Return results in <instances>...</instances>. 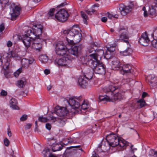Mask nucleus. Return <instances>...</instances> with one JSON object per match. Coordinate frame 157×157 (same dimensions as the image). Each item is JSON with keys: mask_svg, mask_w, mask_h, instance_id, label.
Listing matches in <instances>:
<instances>
[{"mask_svg": "<svg viewBox=\"0 0 157 157\" xmlns=\"http://www.w3.org/2000/svg\"><path fill=\"white\" fill-rule=\"evenodd\" d=\"M111 64L113 69L118 70L120 67V62L119 60L116 58H114L113 59Z\"/></svg>", "mask_w": 157, "mask_h": 157, "instance_id": "obj_21", "label": "nucleus"}, {"mask_svg": "<svg viewBox=\"0 0 157 157\" xmlns=\"http://www.w3.org/2000/svg\"><path fill=\"white\" fill-rule=\"evenodd\" d=\"M22 71V67L20 68L19 69L17 70L14 73V76L16 78H17L18 77L19 75L20 74Z\"/></svg>", "mask_w": 157, "mask_h": 157, "instance_id": "obj_35", "label": "nucleus"}, {"mask_svg": "<svg viewBox=\"0 0 157 157\" xmlns=\"http://www.w3.org/2000/svg\"><path fill=\"white\" fill-rule=\"evenodd\" d=\"M39 59L41 63H46L48 62V58L47 55H42L40 56Z\"/></svg>", "mask_w": 157, "mask_h": 157, "instance_id": "obj_27", "label": "nucleus"}, {"mask_svg": "<svg viewBox=\"0 0 157 157\" xmlns=\"http://www.w3.org/2000/svg\"><path fill=\"white\" fill-rule=\"evenodd\" d=\"M156 7L157 8L156 5L155 6H151L149 8L148 13L147 11L146 10L145 7L144 6L143 7L142 10L144 11V17H146L148 16L150 17L155 16H156Z\"/></svg>", "mask_w": 157, "mask_h": 157, "instance_id": "obj_12", "label": "nucleus"}, {"mask_svg": "<svg viewBox=\"0 0 157 157\" xmlns=\"http://www.w3.org/2000/svg\"><path fill=\"white\" fill-rule=\"evenodd\" d=\"M109 95L104 96L100 95L99 97V99L101 101H109Z\"/></svg>", "mask_w": 157, "mask_h": 157, "instance_id": "obj_31", "label": "nucleus"}, {"mask_svg": "<svg viewBox=\"0 0 157 157\" xmlns=\"http://www.w3.org/2000/svg\"><path fill=\"white\" fill-rule=\"evenodd\" d=\"M78 85L81 88H86L88 86L87 79H75Z\"/></svg>", "mask_w": 157, "mask_h": 157, "instance_id": "obj_17", "label": "nucleus"}, {"mask_svg": "<svg viewBox=\"0 0 157 157\" xmlns=\"http://www.w3.org/2000/svg\"><path fill=\"white\" fill-rule=\"evenodd\" d=\"M104 53V51L103 50H100L98 51L96 53L90 54L89 55V56L92 58V59H93V60L97 61L98 60V57L99 56L101 57L103 55Z\"/></svg>", "mask_w": 157, "mask_h": 157, "instance_id": "obj_20", "label": "nucleus"}, {"mask_svg": "<svg viewBox=\"0 0 157 157\" xmlns=\"http://www.w3.org/2000/svg\"><path fill=\"white\" fill-rule=\"evenodd\" d=\"M66 120V119L64 117H60L57 118L56 119V124L59 126H63L65 124Z\"/></svg>", "mask_w": 157, "mask_h": 157, "instance_id": "obj_23", "label": "nucleus"}, {"mask_svg": "<svg viewBox=\"0 0 157 157\" xmlns=\"http://www.w3.org/2000/svg\"><path fill=\"white\" fill-rule=\"evenodd\" d=\"M46 85H47V89L48 90H49L51 89L52 86H51V84L50 83H46Z\"/></svg>", "mask_w": 157, "mask_h": 157, "instance_id": "obj_58", "label": "nucleus"}, {"mask_svg": "<svg viewBox=\"0 0 157 157\" xmlns=\"http://www.w3.org/2000/svg\"><path fill=\"white\" fill-rule=\"evenodd\" d=\"M43 26L40 24L33 22L30 23V44H32V49L40 52L42 48L41 44L38 42L39 36L42 33Z\"/></svg>", "mask_w": 157, "mask_h": 157, "instance_id": "obj_1", "label": "nucleus"}, {"mask_svg": "<svg viewBox=\"0 0 157 157\" xmlns=\"http://www.w3.org/2000/svg\"><path fill=\"white\" fill-rule=\"evenodd\" d=\"M85 61L82 62L83 65H89L93 68V70L96 73L98 74H102L105 73V69L104 65L99 60H93L91 59H85Z\"/></svg>", "mask_w": 157, "mask_h": 157, "instance_id": "obj_3", "label": "nucleus"}, {"mask_svg": "<svg viewBox=\"0 0 157 157\" xmlns=\"http://www.w3.org/2000/svg\"><path fill=\"white\" fill-rule=\"evenodd\" d=\"M150 41L147 33L145 32L142 34L139 40V43L142 45L147 46Z\"/></svg>", "mask_w": 157, "mask_h": 157, "instance_id": "obj_13", "label": "nucleus"}, {"mask_svg": "<svg viewBox=\"0 0 157 157\" xmlns=\"http://www.w3.org/2000/svg\"><path fill=\"white\" fill-rule=\"evenodd\" d=\"M133 145H132L130 147V148L131 150V152L133 153H134V152L135 151H136L137 150V149L136 148H133Z\"/></svg>", "mask_w": 157, "mask_h": 157, "instance_id": "obj_59", "label": "nucleus"}, {"mask_svg": "<svg viewBox=\"0 0 157 157\" xmlns=\"http://www.w3.org/2000/svg\"><path fill=\"white\" fill-rule=\"evenodd\" d=\"M55 11V9L54 8L51 9L48 13V17H52L53 16L54 13Z\"/></svg>", "mask_w": 157, "mask_h": 157, "instance_id": "obj_39", "label": "nucleus"}, {"mask_svg": "<svg viewBox=\"0 0 157 157\" xmlns=\"http://www.w3.org/2000/svg\"><path fill=\"white\" fill-rule=\"evenodd\" d=\"M50 71L49 70H48V69H46L44 71V74L46 75H47L49 74L50 73Z\"/></svg>", "mask_w": 157, "mask_h": 157, "instance_id": "obj_61", "label": "nucleus"}, {"mask_svg": "<svg viewBox=\"0 0 157 157\" xmlns=\"http://www.w3.org/2000/svg\"><path fill=\"white\" fill-rule=\"evenodd\" d=\"M148 95V94L147 93L145 92H143V94L142 95V98H144L146 96H147Z\"/></svg>", "mask_w": 157, "mask_h": 157, "instance_id": "obj_64", "label": "nucleus"}, {"mask_svg": "<svg viewBox=\"0 0 157 157\" xmlns=\"http://www.w3.org/2000/svg\"><path fill=\"white\" fill-rule=\"evenodd\" d=\"M134 6L132 3H131L128 6H125L123 4L119 6V9L122 15L125 16L131 11Z\"/></svg>", "mask_w": 157, "mask_h": 157, "instance_id": "obj_10", "label": "nucleus"}, {"mask_svg": "<svg viewBox=\"0 0 157 157\" xmlns=\"http://www.w3.org/2000/svg\"><path fill=\"white\" fill-rule=\"evenodd\" d=\"M77 25L73 26L71 29L63 31L64 34L67 35L66 40L68 45L79 42L81 40L82 34Z\"/></svg>", "mask_w": 157, "mask_h": 157, "instance_id": "obj_2", "label": "nucleus"}, {"mask_svg": "<svg viewBox=\"0 0 157 157\" xmlns=\"http://www.w3.org/2000/svg\"><path fill=\"white\" fill-rule=\"evenodd\" d=\"M12 45V43L10 41H8L7 43V45L8 47H10Z\"/></svg>", "mask_w": 157, "mask_h": 157, "instance_id": "obj_63", "label": "nucleus"}, {"mask_svg": "<svg viewBox=\"0 0 157 157\" xmlns=\"http://www.w3.org/2000/svg\"><path fill=\"white\" fill-rule=\"evenodd\" d=\"M20 8L17 6H15L14 8H10V13L13 20L15 19L20 14Z\"/></svg>", "mask_w": 157, "mask_h": 157, "instance_id": "obj_15", "label": "nucleus"}, {"mask_svg": "<svg viewBox=\"0 0 157 157\" xmlns=\"http://www.w3.org/2000/svg\"><path fill=\"white\" fill-rule=\"evenodd\" d=\"M107 20V18L106 17H103L101 18V21L104 22H106Z\"/></svg>", "mask_w": 157, "mask_h": 157, "instance_id": "obj_62", "label": "nucleus"}, {"mask_svg": "<svg viewBox=\"0 0 157 157\" xmlns=\"http://www.w3.org/2000/svg\"><path fill=\"white\" fill-rule=\"evenodd\" d=\"M22 41L24 44L27 48L29 47V37L27 34H26L23 36Z\"/></svg>", "mask_w": 157, "mask_h": 157, "instance_id": "obj_24", "label": "nucleus"}, {"mask_svg": "<svg viewBox=\"0 0 157 157\" xmlns=\"http://www.w3.org/2000/svg\"><path fill=\"white\" fill-rule=\"evenodd\" d=\"M149 155L151 157H157V151L153 150H151L149 151Z\"/></svg>", "mask_w": 157, "mask_h": 157, "instance_id": "obj_37", "label": "nucleus"}, {"mask_svg": "<svg viewBox=\"0 0 157 157\" xmlns=\"http://www.w3.org/2000/svg\"><path fill=\"white\" fill-rule=\"evenodd\" d=\"M69 16L67 12L64 9H62L55 14V17L59 21L64 22L67 20Z\"/></svg>", "mask_w": 157, "mask_h": 157, "instance_id": "obj_7", "label": "nucleus"}, {"mask_svg": "<svg viewBox=\"0 0 157 157\" xmlns=\"http://www.w3.org/2000/svg\"><path fill=\"white\" fill-rule=\"evenodd\" d=\"M91 45H92V47H98L99 45V44L97 42H94L92 44H91Z\"/></svg>", "mask_w": 157, "mask_h": 157, "instance_id": "obj_60", "label": "nucleus"}, {"mask_svg": "<svg viewBox=\"0 0 157 157\" xmlns=\"http://www.w3.org/2000/svg\"><path fill=\"white\" fill-rule=\"evenodd\" d=\"M126 44H124L122 48V51H121L120 53L121 54L124 56L130 55L132 52V50L130 48V45L129 44L128 41L126 40Z\"/></svg>", "mask_w": 157, "mask_h": 157, "instance_id": "obj_9", "label": "nucleus"}, {"mask_svg": "<svg viewBox=\"0 0 157 157\" xmlns=\"http://www.w3.org/2000/svg\"><path fill=\"white\" fill-rule=\"evenodd\" d=\"M28 118V116L26 114H23L20 118V121H24L27 120Z\"/></svg>", "mask_w": 157, "mask_h": 157, "instance_id": "obj_41", "label": "nucleus"}, {"mask_svg": "<svg viewBox=\"0 0 157 157\" xmlns=\"http://www.w3.org/2000/svg\"><path fill=\"white\" fill-rule=\"evenodd\" d=\"M87 82H88V86H92L96 84L98 81L95 79H87Z\"/></svg>", "mask_w": 157, "mask_h": 157, "instance_id": "obj_33", "label": "nucleus"}, {"mask_svg": "<svg viewBox=\"0 0 157 157\" xmlns=\"http://www.w3.org/2000/svg\"><path fill=\"white\" fill-rule=\"evenodd\" d=\"M50 151V149L48 148H45L42 152L44 157H48L51 154Z\"/></svg>", "mask_w": 157, "mask_h": 157, "instance_id": "obj_28", "label": "nucleus"}, {"mask_svg": "<svg viewBox=\"0 0 157 157\" xmlns=\"http://www.w3.org/2000/svg\"><path fill=\"white\" fill-rule=\"evenodd\" d=\"M32 63L34 64H35L36 63L35 59L33 56L30 57V64H32Z\"/></svg>", "mask_w": 157, "mask_h": 157, "instance_id": "obj_51", "label": "nucleus"}, {"mask_svg": "<svg viewBox=\"0 0 157 157\" xmlns=\"http://www.w3.org/2000/svg\"><path fill=\"white\" fill-rule=\"evenodd\" d=\"M7 92L5 90H2L1 92V95L2 96H5L7 95Z\"/></svg>", "mask_w": 157, "mask_h": 157, "instance_id": "obj_52", "label": "nucleus"}, {"mask_svg": "<svg viewBox=\"0 0 157 157\" xmlns=\"http://www.w3.org/2000/svg\"><path fill=\"white\" fill-rule=\"evenodd\" d=\"M9 63L8 61L6 62L5 64L3 66V67L4 69L5 70L8 69L9 68Z\"/></svg>", "mask_w": 157, "mask_h": 157, "instance_id": "obj_49", "label": "nucleus"}, {"mask_svg": "<svg viewBox=\"0 0 157 157\" xmlns=\"http://www.w3.org/2000/svg\"><path fill=\"white\" fill-rule=\"evenodd\" d=\"M68 111L65 107H62L57 110L56 113L57 115L60 117H64L67 113Z\"/></svg>", "mask_w": 157, "mask_h": 157, "instance_id": "obj_19", "label": "nucleus"}, {"mask_svg": "<svg viewBox=\"0 0 157 157\" xmlns=\"http://www.w3.org/2000/svg\"><path fill=\"white\" fill-rule=\"evenodd\" d=\"M63 146L60 144H53L52 147V150L53 151H59L62 149Z\"/></svg>", "mask_w": 157, "mask_h": 157, "instance_id": "obj_26", "label": "nucleus"}, {"mask_svg": "<svg viewBox=\"0 0 157 157\" xmlns=\"http://www.w3.org/2000/svg\"><path fill=\"white\" fill-rule=\"evenodd\" d=\"M65 141L67 142V143H66V144H67L72 143L74 142L73 140L71 138H70L69 139H66L65 140Z\"/></svg>", "mask_w": 157, "mask_h": 157, "instance_id": "obj_54", "label": "nucleus"}, {"mask_svg": "<svg viewBox=\"0 0 157 157\" xmlns=\"http://www.w3.org/2000/svg\"><path fill=\"white\" fill-rule=\"evenodd\" d=\"M82 97H73L70 98L68 101L67 100L69 105L72 107L74 109H76L78 108L81 107L82 109L85 110L88 108L89 105L87 102L84 101L82 103L81 106H80V103Z\"/></svg>", "mask_w": 157, "mask_h": 157, "instance_id": "obj_5", "label": "nucleus"}, {"mask_svg": "<svg viewBox=\"0 0 157 157\" xmlns=\"http://www.w3.org/2000/svg\"><path fill=\"white\" fill-rule=\"evenodd\" d=\"M4 142L5 145L6 146L8 147L9 146L10 144V142L7 138H5L4 140Z\"/></svg>", "mask_w": 157, "mask_h": 157, "instance_id": "obj_48", "label": "nucleus"}, {"mask_svg": "<svg viewBox=\"0 0 157 157\" xmlns=\"http://www.w3.org/2000/svg\"><path fill=\"white\" fill-rule=\"evenodd\" d=\"M46 128L48 130H50L51 128V125L49 123H47L46 124Z\"/></svg>", "mask_w": 157, "mask_h": 157, "instance_id": "obj_57", "label": "nucleus"}, {"mask_svg": "<svg viewBox=\"0 0 157 157\" xmlns=\"http://www.w3.org/2000/svg\"><path fill=\"white\" fill-rule=\"evenodd\" d=\"M115 45L114 46H110L109 47L108 46L107 47V54H109V52L110 53V54L111 53L115 51Z\"/></svg>", "mask_w": 157, "mask_h": 157, "instance_id": "obj_34", "label": "nucleus"}, {"mask_svg": "<svg viewBox=\"0 0 157 157\" xmlns=\"http://www.w3.org/2000/svg\"><path fill=\"white\" fill-rule=\"evenodd\" d=\"M29 124H28L25 127V130L27 132L29 131Z\"/></svg>", "mask_w": 157, "mask_h": 157, "instance_id": "obj_56", "label": "nucleus"}, {"mask_svg": "<svg viewBox=\"0 0 157 157\" xmlns=\"http://www.w3.org/2000/svg\"><path fill=\"white\" fill-rule=\"evenodd\" d=\"M119 143L118 145L121 147H124L126 144L125 141L120 137H119Z\"/></svg>", "mask_w": 157, "mask_h": 157, "instance_id": "obj_32", "label": "nucleus"}, {"mask_svg": "<svg viewBox=\"0 0 157 157\" xmlns=\"http://www.w3.org/2000/svg\"><path fill=\"white\" fill-rule=\"evenodd\" d=\"M131 66L129 64L124 65L121 70V73L124 75H127L133 72Z\"/></svg>", "mask_w": 157, "mask_h": 157, "instance_id": "obj_16", "label": "nucleus"}, {"mask_svg": "<svg viewBox=\"0 0 157 157\" xmlns=\"http://www.w3.org/2000/svg\"><path fill=\"white\" fill-rule=\"evenodd\" d=\"M10 106L12 109H19V108L17 105V102L16 99L14 98L11 99L10 101Z\"/></svg>", "mask_w": 157, "mask_h": 157, "instance_id": "obj_22", "label": "nucleus"}, {"mask_svg": "<svg viewBox=\"0 0 157 157\" xmlns=\"http://www.w3.org/2000/svg\"><path fill=\"white\" fill-rule=\"evenodd\" d=\"M157 43V40L154 39V40L152 41L151 42L152 45L154 48H155V46H156Z\"/></svg>", "mask_w": 157, "mask_h": 157, "instance_id": "obj_53", "label": "nucleus"}, {"mask_svg": "<svg viewBox=\"0 0 157 157\" xmlns=\"http://www.w3.org/2000/svg\"><path fill=\"white\" fill-rule=\"evenodd\" d=\"M122 30H124V31L120 35V38L121 40L126 43V40L128 41V39L129 38L128 32L127 31V29H126L124 27H122L118 29V32H120Z\"/></svg>", "mask_w": 157, "mask_h": 157, "instance_id": "obj_14", "label": "nucleus"}, {"mask_svg": "<svg viewBox=\"0 0 157 157\" xmlns=\"http://www.w3.org/2000/svg\"><path fill=\"white\" fill-rule=\"evenodd\" d=\"M63 56L62 58L59 59H56L55 61V63L59 65L66 66L71 62L72 58L70 55L66 54Z\"/></svg>", "mask_w": 157, "mask_h": 157, "instance_id": "obj_8", "label": "nucleus"}, {"mask_svg": "<svg viewBox=\"0 0 157 157\" xmlns=\"http://www.w3.org/2000/svg\"><path fill=\"white\" fill-rule=\"evenodd\" d=\"M107 16L110 19H112V18H117L118 17V15H113L109 13L108 12L107 13Z\"/></svg>", "mask_w": 157, "mask_h": 157, "instance_id": "obj_43", "label": "nucleus"}, {"mask_svg": "<svg viewBox=\"0 0 157 157\" xmlns=\"http://www.w3.org/2000/svg\"><path fill=\"white\" fill-rule=\"evenodd\" d=\"M25 82L21 80H19L16 83V85L19 88H22L25 86Z\"/></svg>", "mask_w": 157, "mask_h": 157, "instance_id": "obj_29", "label": "nucleus"}, {"mask_svg": "<svg viewBox=\"0 0 157 157\" xmlns=\"http://www.w3.org/2000/svg\"><path fill=\"white\" fill-rule=\"evenodd\" d=\"M95 49L94 48L92 47V45H90V46L88 48V51L89 53H91L95 51Z\"/></svg>", "mask_w": 157, "mask_h": 157, "instance_id": "obj_45", "label": "nucleus"}, {"mask_svg": "<svg viewBox=\"0 0 157 157\" xmlns=\"http://www.w3.org/2000/svg\"><path fill=\"white\" fill-rule=\"evenodd\" d=\"M137 102L140 103V106L141 108L144 106L146 104L144 100L143 99L139 100L137 101Z\"/></svg>", "mask_w": 157, "mask_h": 157, "instance_id": "obj_40", "label": "nucleus"}, {"mask_svg": "<svg viewBox=\"0 0 157 157\" xmlns=\"http://www.w3.org/2000/svg\"><path fill=\"white\" fill-rule=\"evenodd\" d=\"M38 121L40 122L44 123L48 121V119L46 117H44L43 116H40L39 117Z\"/></svg>", "mask_w": 157, "mask_h": 157, "instance_id": "obj_38", "label": "nucleus"}, {"mask_svg": "<svg viewBox=\"0 0 157 157\" xmlns=\"http://www.w3.org/2000/svg\"><path fill=\"white\" fill-rule=\"evenodd\" d=\"M106 140L109 145L112 147L118 146L119 137L116 134H111L106 136Z\"/></svg>", "mask_w": 157, "mask_h": 157, "instance_id": "obj_6", "label": "nucleus"}, {"mask_svg": "<svg viewBox=\"0 0 157 157\" xmlns=\"http://www.w3.org/2000/svg\"><path fill=\"white\" fill-rule=\"evenodd\" d=\"M84 76L86 78H93L92 73L90 72L88 74H86L84 75Z\"/></svg>", "mask_w": 157, "mask_h": 157, "instance_id": "obj_44", "label": "nucleus"}, {"mask_svg": "<svg viewBox=\"0 0 157 157\" xmlns=\"http://www.w3.org/2000/svg\"><path fill=\"white\" fill-rule=\"evenodd\" d=\"M107 149L108 148L105 145L100 144L98 145L97 151L98 152L100 153L102 152H104L105 151L107 150Z\"/></svg>", "mask_w": 157, "mask_h": 157, "instance_id": "obj_25", "label": "nucleus"}, {"mask_svg": "<svg viewBox=\"0 0 157 157\" xmlns=\"http://www.w3.org/2000/svg\"><path fill=\"white\" fill-rule=\"evenodd\" d=\"M4 24L3 23H2L0 25V32H2L4 30Z\"/></svg>", "mask_w": 157, "mask_h": 157, "instance_id": "obj_55", "label": "nucleus"}, {"mask_svg": "<svg viewBox=\"0 0 157 157\" xmlns=\"http://www.w3.org/2000/svg\"><path fill=\"white\" fill-rule=\"evenodd\" d=\"M154 39L157 40V29L155 30L152 34Z\"/></svg>", "mask_w": 157, "mask_h": 157, "instance_id": "obj_47", "label": "nucleus"}, {"mask_svg": "<svg viewBox=\"0 0 157 157\" xmlns=\"http://www.w3.org/2000/svg\"><path fill=\"white\" fill-rule=\"evenodd\" d=\"M67 52L69 53V55H70H70H71L77 57L78 53V47L74 45H72L70 49L67 50Z\"/></svg>", "mask_w": 157, "mask_h": 157, "instance_id": "obj_18", "label": "nucleus"}, {"mask_svg": "<svg viewBox=\"0 0 157 157\" xmlns=\"http://www.w3.org/2000/svg\"><path fill=\"white\" fill-rule=\"evenodd\" d=\"M82 17L83 18V21L84 24H87V15L85 13L82 12H81Z\"/></svg>", "mask_w": 157, "mask_h": 157, "instance_id": "obj_36", "label": "nucleus"}, {"mask_svg": "<svg viewBox=\"0 0 157 157\" xmlns=\"http://www.w3.org/2000/svg\"><path fill=\"white\" fill-rule=\"evenodd\" d=\"M26 62V63H29V59H22L21 61V63L22 64L25 65L26 63H24Z\"/></svg>", "mask_w": 157, "mask_h": 157, "instance_id": "obj_50", "label": "nucleus"}, {"mask_svg": "<svg viewBox=\"0 0 157 157\" xmlns=\"http://www.w3.org/2000/svg\"><path fill=\"white\" fill-rule=\"evenodd\" d=\"M67 48L63 44H58L56 46V54L60 56H63L67 54Z\"/></svg>", "mask_w": 157, "mask_h": 157, "instance_id": "obj_11", "label": "nucleus"}, {"mask_svg": "<svg viewBox=\"0 0 157 157\" xmlns=\"http://www.w3.org/2000/svg\"><path fill=\"white\" fill-rule=\"evenodd\" d=\"M9 53V55H10L12 57L15 58L18 57V54L14 52L11 51Z\"/></svg>", "mask_w": 157, "mask_h": 157, "instance_id": "obj_46", "label": "nucleus"}, {"mask_svg": "<svg viewBox=\"0 0 157 157\" xmlns=\"http://www.w3.org/2000/svg\"><path fill=\"white\" fill-rule=\"evenodd\" d=\"M154 79H148L147 80H146V81L147 82H150L151 84L152 85H153L154 84L157 85V79H156V80H155V82H154V83H153V81L152 80H154Z\"/></svg>", "mask_w": 157, "mask_h": 157, "instance_id": "obj_42", "label": "nucleus"}, {"mask_svg": "<svg viewBox=\"0 0 157 157\" xmlns=\"http://www.w3.org/2000/svg\"><path fill=\"white\" fill-rule=\"evenodd\" d=\"M0 3L2 7L5 8L9 5V0H0Z\"/></svg>", "mask_w": 157, "mask_h": 157, "instance_id": "obj_30", "label": "nucleus"}, {"mask_svg": "<svg viewBox=\"0 0 157 157\" xmlns=\"http://www.w3.org/2000/svg\"><path fill=\"white\" fill-rule=\"evenodd\" d=\"M106 82L107 83L109 84V86L108 88L109 91L108 92L110 91L111 95H109V101H113L122 99L123 96V93H121L118 92L114 94H113L112 93L113 91L118 88L116 86H112V84L117 83L118 82L117 80L116 82H113L112 81L108 80Z\"/></svg>", "mask_w": 157, "mask_h": 157, "instance_id": "obj_4", "label": "nucleus"}]
</instances>
